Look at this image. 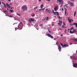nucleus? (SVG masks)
Segmentation results:
<instances>
[{
    "label": "nucleus",
    "mask_w": 77,
    "mask_h": 77,
    "mask_svg": "<svg viewBox=\"0 0 77 77\" xmlns=\"http://www.w3.org/2000/svg\"><path fill=\"white\" fill-rule=\"evenodd\" d=\"M58 24L59 25H60L61 24V23H58Z\"/></svg>",
    "instance_id": "nucleus-37"
},
{
    "label": "nucleus",
    "mask_w": 77,
    "mask_h": 77,
    "mask_svg": "<svg viewBox=\"0 0 77 77\" xmlns=\"http://www.w3.org/2000/svg\"><path fill=\"white\" fill-rule=\"evenodd\" d=\"M48 19H49V17H47V18L46 19V20H48Z\"/></svg>",
    "instance_id": "nucleus-32"
},
{
    "label": "nucleus",
    "mask_w": 77,
    "mask_h": 77,
    "mask_svg": "<svg viewBox=\"0 0 77 77\" xmlns=\"http://www.w3.org/2000/svg\"><path fill=\"white\" fill-rule=\"evenodd\" d=\"M2 5H5V4L4 3H3V2H2Z\"/></svg>",
    "instance_id": "nucleus-41"
},
{
    "label": "nucleus",
    "mask_w": 77,
    "mask_h": 77,
    "mask_svg": "<svg viewBox=\"0 0 77 77\" xmlns=\"http://www.w3.org/2000/svg\"><path fill=\"white\" fill-rule=\"evenodd\" d=\"M36 9H37V8H38L37 7H36Z\"/></svg>",
    "instance_id": "nucleus-62"
},
{
    "label": "nucleus",
    "mask_w": 77,
    "mask_h": 77,
    "mask_svg": "<svg viewBox=\"0 0 77 77\" xmlns=\"http://www.w3.org/2000/svg\"><path fill=\"white\" fill-rule=\"evenodd\" d=\"M40 26L41 27H42L43 25H42V24H41L40 25Z\"/></svg>",
    "instance_id": "nucleus-30"
},
{
    "label": "nucleus",
    "mask_w": 77,
    "mask_h": 77,
    "mask_svg": "<svg viewBox=\"0 0 77 77\" xmlns=\"http://www.w3.org/2000/svg\"><path fill=\"white\" fill-rule=\"evenodd\" d=\"M72 56H70V58L72 59Z\"/></svg>",
    "instance_id": "nucleus-42"
},
{
    "label": "nucleus",
    "mask_w": 77,
    "mask_h": 77,
    "mask_svg": "<svg viewBox=\"0 0 77 77\" xmlns=\"http://www.w3.org/2000/svg\"><path fill=\"white\" fill-rule=\"evenodd\" d=\"M61 49L62 48L61 47L60 45H58V50H59L60 51H61Z\"/></svg>",
    "instance_id": "nucleus-10"
},
{
    "label": "nucleus",
    "mask_w": 77,
    "mask_h": 77,
    "mask_svg": "<svg viewBox=\"0 0 77 77\" xmlns=\"http://www.w3.org/2000/svg\"><path fill=\"white\" fill-rule=\"evenodd\" d=\"M73 41L75 42H77V38L73 39Z\"/></svg>",
    "instance_id": "nucleus-18"
},
{
    "label": "nucleus",
    "mask_w": 77,
    "mask_h": 77,
    "mask_svg": "<svg viewBox=\"0 0 77 77\" xmlns=\"http://www.w3.org/2000/svg\"><path fill=\"white\" fill-rule=\"evenodd\" d=\"M76 66H77V63H75L73 64V66L75 68H77Z\"/></svg>",
    "instance_id": "nucleus-14"
},
{
    "label": "nucleus",
    "mask_w": 77,
    "mask_h": 77,
    "mask_svg": "<svg viewBox=\"0 0 77 77\" xmlns=\"http://www.w3.org/2000/svg\"><path fill=\"white\" fill-rule=\"evenodd\" d=\"M71 1H72V2H74L75 0H71Z\"/></svg>",
    "instance_id": "nucleus-45"
},
{
    "label": "nucleus",
    "mask_w": 77,
    "mask_h": 77,
    "mask_svg": "<svg viewBox=\"0 0 77 77\" xmlns=\"http://www.w3.org/2000/svg\"><path fill=\"white\" fill-rule=\"evenodd\" d=\"M35 15V14L32 13L31 14V16L32 17H34Z\"/></svg>",
    "instance_id": "nucleus-16"
},
{
    "label": "nucleus",
    "mask_w": 77,
    "mask_h": 77,
    "mask_svg": "<svg viewBox=\"0 0 77 77\" xmlns=\"http://www.w3.org/2000/svg\"><path fill=\"white\" fill-rule=\"evenodd\" d=\"M17 15L18 16H20L21 15L20 14H17Z\"/></svg>",
    "instance_id": "nucleus-33"
},
{
    "label": "nucleus",
    "mask_w": 77,
    "mask_h": 77,
    "mask_svg": "<svg viewBox=\"0 0 77 77\" xmlns=\"http://www.w3.org/2000/svg\"><path fill=\"white\" fill-rule=\"evenodd\" d=\"M3 12L5 13V12H7V11H5V10H4Z\"/></svg>",
    "instance_id": "nucleus-25"
},
{
    "label": "nucleus",
    "mask_w": 77,
    "mask_h": 77,
    "mask_svg": "<svg viewBox=\"0 0 77 77\" xmlns=\"http://www.w3.org/2000/svg\"><path fill=\"white\" fill-rule=\"evenodd\" d=\"M42 9H39V11H42Z\"/></svg>",
    "instance_id": "nucleus-36"
},
{
    "label": "nucleus",
    "mask_w": 77,
    "mask_h": 77,
    "mask_svg": "<svg viewBox=\"0 0 77 77\" xmlns=\"http://www.w3.org/2000/svg\"><path fill=\"white\" fill-rule=\"evenodd\" d=\"M46 12H48L49 13H51V11L50 9H46Z\"/></svg>",
    "instance_id": "nucleus-7"
},
{
    "label": "nucleus",
    "mask_w": 77,
    "mask_h": 77,
    "mask_svg": "<svg viewBox=\"0 0 77 77\" xmlns=\"http://www.w3.org/2000/svg\"><path fill=\"white\" fill-rule=\"evenodd\" d=\"M65 15H66V14L67 13L66 12H67V9L66 8H65Z\"/></svg>",
    "instance_id": "nucleus-17"
},
{
    "label": "nucleus",
    "mask_w": 77,
    "mask_h": 77,
    "mask_svg": "<svg viewBox=\"0 0 77 77\" xmlns=\"http://www.w3.org/2000/svg\"><path fill=\"white\" fill-rule=\"evenodd\" d=\"M5 8H7V7L6 6H5Z\"/></svg>",
    "instance_id": "nucleus-54"
},
{
    "label": "nucleus",
    "mask_w": 77,
    "mask_h": 77,
    "mask_svg": "<svg viewBox=\"0 0 77 77\" xmlns=\"http://www.w3.org/2000/svg\"><path fill=\"white\" fill-rule=\"evenodd\" d=\"M43 4H41L40 6V7L42 9L43 8Z\"/></svg>",
    "instance_id": "nucleus-20"
},
{
    "label": "nucleus",
    "mask_w": 77,
    "mask_h": 77,
    "mask_svg": "<svg viewBox=\"0 0 77 77\" xmlns=\"http://www.w3.org/2000/svg\"><path fill=\"white\" fill-rule=\"evenodd\" d=\"M76 14V12L75 11L74 13V16H75Z\"/></svg>",
    "instance_id": "nucleus-21"
},
{
    "label": "nucleus",
    "mask_w": 77,
    "mask_h": 77,
    "mask_svg": "<svg viewBox=\"0 0 77 77\" xmlns=\"http://www.w3.org/2000/svg\"><path fill=\"white\" fill-rule=\"evenodd\" d=\"M54 24H52V26H54Z\"/></svg>",
    "instance_id": "nucleus-44"
},
{
    "label": "nucleus",
    "mask_w": 77,
    "mask_h": 77,
    "mask_svg": "<svg viewBox=\"0 0 77 77\" xmlns=\"http://www.w3.org/2000/svg\"><path fill=\"white\" fill-rule=\"evenodd\" d=\"M23 23L22 22H21L20 23H19V25L18 26L17 28H15V31L17 30L18 28H20V29H22L23 27V25L22 24Z\"/></svg>",
    "instance_id": "nucleus-2"
},
{
    "label": "nucleus",
    "mask_w": 77,
    "mask_h": 77,
    "mask_svg": "<svg viewBox=\"0 0 77 77\" xmlns=\"http://www.w3.org/2000/svg\"><path fill=\"white\" fill-rule=\"evenodd\" d=\"M45 8H42V10H43V11H44L45 10Z\"/></svg>",
    "instance_id": "nucleus-35"
},
{
    "label": "nucleus",
    "mask_w": 77,
    "mask_h": 77,
    "mask_svg": "<svg viewBox=\"0 0 77 77\" xmlns=\"http://www.w3.org/2000/svg\"><path fill=\"white\" fill-rule=\"evenodd\" d=\"M69 45L67 44H64L63 46V47H66L67 46L68 47Z\"/></svg>",
    "instance_id": "nucleus-15"
},
{
    "label": "nucleus",
    "mask_w": 77,
    "mask_h": 77,
    "mask_svg": "<svg viewBox=\"0 0 77 77\" xmlns=\"http://www.w3.org/2000/svg\"><path fill=\"white\" fill-rule=\"evenodd\" d=\"M60 44L63 47V44L62 43H60Z\"/></svg>",
    "instance_id": "nucleus-27"
},
{
    "label": "nucleus",
    "mask_w": 77,
    "mask_h": 77,
    "mask_svg": "<svg viewBox=\"0 0 77 77\" xmlns=\"http://www.w3.org/2000/svg\"><path fill=\"white\" fill-rule=\"evenodd\" d=\"M70 45H72V43H70Z\"/></svg>",
    "instance_id": "nucleus-57"
},
{
    "label": "nucleus",
    "mask_w": 77,
    "mask_h": 77,
    "mask_svg": "<svg viewBox=\"0 0 77 77\" xmlns=\"http://www.w3.org/2000/svg\"><path fill=\"white\" fill-rule=\"evenodd\" d=\"M57 3H60V5H63V1L62 0H57Z\"/></svg>",
    "instance_id": "nucleus-3"
},
{
    "label": "nucleus",
    "mask_w": 77,
    "mask_h": 77,
    "mask_svg": "<svg viewBox=\"0 0 77 77\" xmlns=\"http://www.w3.org/2000/svg\"><path fill=\"white\" fill-rule=\"evenodd\" d=\"M63 29H62V28H61V30H63Z\"/></svg>",
    "instance_id": "nucleus-56"
},
{
    "label": "nucleus",
    "mask_w": 77,
    "mask_h": 77,
    "mask_svg": "<svg viewBox=\"0 0 77 77\" xmlns=\"http://www.w3.org/2000/svg\"><path fill=\"white\" fill-rule=\"evenodd\" d=\"M62 27L63 28H66V27H65V26H63V25L62 26Z\"/></svg>",
    "instance_id": "nucleus-38"
},
{
    "label": "nucleus",
    "mask_w": 77,
    "mask_h": 77,
    "mask_svg": "<svg viewBox=\"0 0 77 77\" xmlns=\"http://www.w3.org/2000/svg\"><path fill=\"white\" fill-rule=\"evenodd\" d=\"M72 59L75 60H77V56H75L73 57L72 58Z\"/></svg>",
    "instance_id": "nucleus-9"
},
{
    "label": "nucleus",
    "mask_w": 77,
    "mask_h": 77,
    "mask_svg": "<svg viewBox=\"0 0 77 77\" xmlns=\"http://www.w3.org/2000/svg\"><path fill=\"white\" fill-rule=\"evenodd\" d=\"M47 35L48 37L51 38H54V37L50 34H48L47 35Z\"/></svg>",
    "instance_id": "nucleus-6"
},
{
    "label": "nucleus",
    "mask_w": 77,
    "mask_h": 77,
    "mask_svg": "<svg viewBox=\"0 0 77 77\" xmlns=\"http://www.w3.org/2000/svg\"><path fill=\"white\" fill-rule=\"evenodd\" d=\"M63 11V8H62V11Z\"/></svg>",
    "instance_id": "nucleus-47"
},
{
    "label": "nucleus",
    "mask_w": 77,
    "mask_h": 77,
    "mask_svg": "<svg viewBox=\"0 0 77 77\" xmlns=\"http://www.w3.org/2000/svg\"><path fill=\"white\" fill-rule=\"evenodd\" d=\"M7 10L8 11H9V9L8 8H7Z\"/></svg>",
    "instance_id": "nucleus-53"
},
{
    "label": "nucleus",
    "mask_w": 77,
    "mask_h": 77,
    "mask_svg": "<svg viewBox=\"0 0 77 77\" xmlns=\"http://www.w3.org/2000/svg\"><path fill=\"white\" fill-rule=\"evenodd\" d=\"M74 29V27H72V28H70V30L71 31V30L72 29Z\"/></svg>",
    "instance_id": "nucleus-24"
},
{
    "label": "nucleus",
    "mask_w": 77,
    "mask_h": 77,
    "mask_svg": "<svg viewBox=\"0 0 77 77\" xmlns=\"http://www.w3.org/2000/svg\"><path fill=\"white\" fill-rule=\"evenodd\" d=\"M11 8V9H13V8Z\"/></svg>",
    "instance_id": "nucleus-60"
},
{
    "label": "nucleus",
    "mask_w": 77,
    "mask_h": 77,
    "mask_svg": "<svg viewBox=\"0 0 77 77\" xmlns=\"http://www.w3.org/2000/svg\"><path fill=\"white\" fill-rule=\"evenodd\" d=\"M36 7H35L34 8V10H36Z\"/></svg>",
    "instance_id": "nucleus-48"
},
{
    "label": "nucleus",
    "mask_w": 77,
    "mask_h": 77,
    "mask_svg": "<svg viewBox=\"0 0 77 77\" xmlns=\"http://www.w3.org/2000/svg\"><path fill=\"white\" fill-rule=\"evenodd\" d=\"M9 10H10V11L13 13V10H11L10 9H9Z\"/></svg>",
    "instance_id": "nucleus-22"
},
{
    "label": "nucleus",
    "mask_w": 77,
    "mask_h": 77,
    "mask_svg": "<svg viewBox=\"0 0 77 77\" xmlns=\"http://www.w3.org/2000/svg\"><path fill=\"white\" fill-rule=\"evenodd\" d=\"M6 5L8 8H11L10 5L9 4H8V3H7L6 4Z\"/></svg>",
    "instance_id": "nucleus-11"
},
{
    "label": "nucleus",
    "mask_w": 77,
    "mask_h": 77,
    "mask_svg": "<svg viewBox=\"0 0 77 77\" xmlns=\"http://www.w3.org/2000/svg\"><path fill=\"white\" fill-rule=\"evenodd\" d=\"M68 30H70V29H68Z\"/></svg>",
    "instance_id": "nucleus-63"
},
{
    "label": "nucleus",
    "mask_w": 77,
    "mask_h": 77,
    "mask_svg": "<svg viewBox=\"0 0 77 77\" xmlns=\"http://www.w3.org/2000/svg\"><path fill=\"white\" fill-rule=\"evenodd\" d=\"M8 16H9V17H12V16L11 15L9 16V15H8Z\"/></svg>",
    "instance_id": "nucleus-34"
},
{
    "label": "nucleus",
    "mask_w": 77,
    "mask_h": 77,
    "mask_svg": "<svg viewBox=\"0 0 77 77\" xmlns=\"http://www.w3.org/2000/svg\"><path fill=\"white\" fill-rule=\"evenodd\" d=\"M59 22H60V23H62V21L60 20V21H59Z\"/></svg>",
    "instance_id": "nucleus-29"
},
{
    "label": "nucleus",
    "mask_w": 77,
    "mask_h": 77,
    "mask_svg": "<svg viewBox=\"0 0 77 77\" xmlns=\"http://www.w3.org/2000/svg\"><path fill=\"white\" fill-rule=\"evenodd\" d=\"M11 0H8V2H10Z\"/></svg>",
    "instance_id": "nucleus-59"
},
{
    "label": "nucleus",
    "mask_w": 77,
    "mask_h": 77,
    "mask_svg": "<svg viewBox=\"0 0 77 77\" xmlns=\"http://www.w3.org/2000/svg\"><path fill=\"white\" fill-rule=\"evenodd\" d=\"M54 14L55 15H56V14H57V15L59 16V12H54Z\"/></svg>",
    "instance_id": "nucleus-12"
},
{
    "label": "nucleus",
    "mask_w": 77,
    "mask_h": 77,
    "mask_svg": "<svg viewBox=\"0 0 77 77\" xmlns=\"http://www.w3.org/2000/svg\"><path fill=\"white\" fill-rule=\"evenodd\" d=\"M48 2H50V1L51 0H47Z\"/></svg>",
    "instance_id": "nucleus-51"
},
{
    "label": "nucleus",
    "mask_w": 77,
    "mask_h": 77,
    "mask_svg": "<svg viewBox=\"0 0 77 77\" xmlns=\"http://www.w3.org/2000/svg\"><path fill=\"white\" fill-rule=\"evenodd\" d=\"M29 21L30 23H32V22H33L35 21V19H33L32 18H31L29 19Z\"/></svg>",
    "instance_id": "nucleus-5"
},
{
    "label": "nucleus",
    "mask_w": 77,
    "mask_h": 77,
    "mask_svg": "<svg viewBox=\"0 0 77 77\" xmlns=\"http://www.w3.org/2000/svg\"><path fill=\"white\" fill-rule=\"evenodd\" d=\"M4 7H5V6H6V5H5H5H4Z\"/></svg>",
    "instance_id": "nucleus-50"
},
{
    "label": "nucleus",
    "mask_w": 77,
    "mask_h": 77,
    "mask_svg": "<svg viewBox=\"0 0 77 77\" xmlns=\"http://www.w3.org/2000/svg\"><path fill=\"white\" fill-rule=\"evenodd\" d=\"M76 53H77V50L76 51Z\"/></svg>",
    "instance_id": "nucleus-64"
},
{
    "label": "nucleus",
    "mask_w": 77,
    "mask_h": 77,
    "mask_svg": "<svg viewBox=\"0 0 77 77\" xmlns=\"http://www.w3.org/2000/svg\"><path fill=\"white\" fill-rule=\"evenodd\" d=\"M65 32H66L67 31L66 30V29H65Z\"/></svg>",
    "instance_id": "nucleus-52"
},
{
    "label": "nucleus",
    "mask_w": 77,
    "mask_h": 77,
    "mask_svg": "<svg viewBox=\"0 0 77 77\" xmlns=\"http://www.w3.org/2000/svg\"><path fill=\"white\" fill-rule=\"evenodd\" d=\"M48 30L49 31V32L51 33V31H50V30L49 29H48Z\"/></svg>",
    "instance_id": "nucleus-39"
},
{
    "label": "nucleus",
    "mask_w": 77,
    "mask_h": 77,
    "mask_svg": "<svg viewBox=\"0 0 77 77\" xmlns=\"http://www.w3.org/2000/svg\"><path fill=\"white\" fill-rule=\"evenodd\" d=\"M58 6L56 5V7H55L54 8V9L55 11H56L58 9Z\"/></svg>",
    "instance_id": "nucleus-8"
},
{
    "label": "nucleus",
    "mask_w": 77,
    "mask_h": 77,
    "mask_svg": "<svg viewBox=\"0 0 77 77\" xmlns=\"http://www.w3.org/2000/svg\"><path fill=\"white\" fill-rule=\"evenodd\" d=\"M63 26H64L65 25V22H63Z\"/></svg>",
    "instance_id": "nucleus-31"
},
{
    "label": "nucleus",
    "mask_w": 77,
    "mask_h": 77,
    "mask_svg": "<svg viewBox=\"0 0 77 77\" xmlns=\"http://www.w3.org/2000/svg\"><path fill=\"white\" fill-rule=\"evenodd\" d=\"M52 12L54 13V12H54V10H52Z\"/></svg>",
    "instance_id": "nucleus-43"
},
{
    "label": "nucleus",
    "mask_w": 77,
    "mask_h": 77,
    "mask_svg": "<svg viewBox=\"0 0 77 77\" xmlns=\"http://www.w3.org/2000/svg\"><path fill=\"white\" fill-rule=\"evenodd\" d=\"M41 0H39V2H41Z\"/></svg>",
    "instance_id": "nucleus-61"
},
{
    "label": "nucleus",
    "mask_w": 77,
    "mask_h": 77,
    "mask_svg": "<svg viewBox=\"0 0 77 77\" xmlns=\"http://www.w3.org/2000/svg\"><path fill=\"white\" fill-rule=\"evenodd\" d=\"M73 24L74 25H75L76 27L77 28V23H73Z\"/></svg>",
    "instance_id": "nucleus-19"
},
{
    "label": "nucleus",
    "mask_w": 77,
    "mask_h": 77,
    "mask_svg": "<svg viewBox=\"0 0 77 77\" xmlns=\"http://www.w3.org/2000/svg\"><path fill=\"white\" fill-rule=\"evenodd\" d=\"M0 5H1V1H0Z\"/></svg>",
    "instance_id": "nucleus-49"
},
{
    "label": "nucleus",
    "mask_w": 77,
    "mask_h": 77,
    "mask_svg": "<svg viewBox=\"0 0 77 77\" xmlns=\"http://www.w3.org/2000/svg\"><path fill=\"white\" fill-rule=\"evenodd\" d=\"M70 5H71L72 7H73L74 6V3H73L72 2H71Z\"/></svg>",
    "instance_id": "nucleus-13"
},
{
    "label": "nucleus",
    "mask_w": 77,
    "mask_h": 77,
    "mask_svg": "<svg viewBox=\"0 0 77 77\" xmlns=\"http://www.w3.org/2000/svg\"><path fill=\"white\" fill-rule=\"evenodd\" d=\"M71 2H70V1H68V4L69 5H70V3H71Z\"/></svg>",
    "instance_id": "nucleus-23"
},
{
    "label": "nucleus",
    "mask_w": 77,
    "mask_h": 77,
    "mask_svg": "<svg viewBox=\"0 0 77 77\" xmlns=\"http://www.w3.org/2000/svg\"><path fill=\"white\" fill-rule=\"evenodd\" d=\"M69 23H71V20L70 19L69 20Z\"/></svg>",
    "instance_id": "nucleus-26"
},
{
    "label": "nucleus",
    "mask_w": 77,
    "mask_h": 77,
    "mask_svg": "<svg viewBox=\"0 0 77 77\" xmlns=\"http://www.w3.org/2000/svg\"><path fill=\"white\" fill-rule=\"evenodd\" d=\"M5 8H7V7L6 6H5Z\"/></svg>",
    "instance_id": "nucleus-55"
},
{
    "label": "nucleus",
    "mask_w": 77,
    "mask_h": 77,
    "mask_svg": "<svg viewBox=\"0 0 77 77\" xmlns=\"http://www.w3.org/2000/svg\"><path fill=\"white\" fill-rule=\"evenodd\" d=\"M63 36V34H61V37H62V36Z\"/></svg>",
    "instance_id": "nucleus-46"
},
{
    "label": "nucleus",
    "mask_w": 77,
    "mask_h": 77,
    "mask_svg": "<svg viewBox=\"0 0 77 77\" xmlns=\"http://www.w3.org/2000/svg\"><path fill=\"white\" fill-rule=\"evenodd\" d=\"M10 5H12V4H11V3H10Z\"/></svg>",
    "instance_id": "nucleus-58"
},
{
    "label": "nucleus",
    "mask_w": 77,
    "mask_h": 77,
    "mask_svg": "<svg viewBox=\"0 0 77 77\" xmlns=\"http://www.w3.org/2000/svg\"><path fill=\"white\" fill-rule=\"evenodd\" d=\"M46 18H45V19H42V21H45V19H46Z\"/></svg>",
    "instance_id": "nucleus-28"
},
{
    "label": "nucleus",
    "mask_w": 77,
    "mask_h": 77,
    "mask_svg": "<svg viewBox=\"0 0 77 77\" xmlns=\"http://www.w3.org/2000/svg\"><path fill=\"white\" fill-rule=\"evenodd\" d=\"M27 7L26 5H24L22 6L21 8V11L23 12H25V11H27Z\"/></svg>",
    "instance_id": "nucleus-1"
},
{
    "label": "nucleus",
    "mask_w": 77,
    "mask_h": 77,
    "mask_svg": "<svg viewBox=\"0 0 77 77\" xmlns=\"http://www.w3.org/2000/svg\"><path fill=\"white\" fill-rule=\"evenodd\" d=\"M77 30L76 29H74L73 30V31L72 32L71 30L70 31V33L71 34H73L74 33H77V31H76Z\"/></svg>",
    "instance_id": "nucleus-4"
},
{
    "label": "nucleus",
    "mask_w": 77,
    "mask_h": 77,
    "mask_svg": "<svg viewBox=\"0 0 77 77\" xmlns=\"http://www.w3.org/2000/svg\"><path fill=\"white\" fill-rule=\"evenodd\" d=\"M70 20H71V21H72V22H73V20L72 19H70Z\"/></svg>",
    "instance_id": "nucleus-40"
}]
</instances>
